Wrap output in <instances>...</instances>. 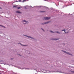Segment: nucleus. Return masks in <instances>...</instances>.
I'll list each match as a JSON object with an SVG mask.
<instances>
[{
	"label": "nucleus",
	"mask_w": 74,
	"mask_h": 74,
	"mask_svg": "<svg viewBox=\"0 0 74 74\" xmlns=\"http://www.w3.org/2000/svg\"><path fill=\"white\" fill-rule=\"evenodd\" d=\"M49 19H51V17H44L43 18V20H48Z\"/></svg>",
	"instance_id": "f257e3e1"
},
{
	"label": "nucleus",
	"mask_w": 74,
	"mask_h": 74,
	"mask_svg": "<svg viewBox=\"0 0 74 74\" xmlns=\"http://www.w3.org/2000/svg\"><path fill=\"white\" fill-rule=\"evenodd\" d=\"M23 36H25V37H28V38H32V39H34V38L32 37L31 36H27L25 35H23Z\"/></svg>",
	"instance_id": "f03ea898"
},
{
	"label": "nucleus",
	"mask_w": 74,
	"mask_h": 74,
	"mask_svg": "<svg viewBox=\"0 0 74 74\" xmlns=\"http://www.w3.org/2000/svg\"><path fill=\"white\" fill-rule=\"evenodd\" d=\"M23 22L24 24L25 25V24H26L27 23H28V21H27L25 20H23L22 21Z\"/></svg>",
	"instance_id": "7ed1b4c3"
},
{
	"label": "nucleus",
	"mask_w": 74,
	"mask_h": 74,
	"mask_svg": "<svg viewBox=\"0 0 74 74\" xmlns=\"http://www.w3.org/2000/svg\"><path fill=\"white\" fill-rule=\"evenodd\" d=\"M49 23V21H47V22H45V23H42V25H45V24Z\"/></svg>",
	"instance_id": "20e7f679"
},
{
	"label": "nucleus",
	"mask_w": 74,
	"mask_h": 74,
	"mask_svg": "<svg viewBox=\"0 0 74 74\" xmlns=\"http://www.w3.org/2000/svg\"><path fill=\"white\" fill-rule=\"evenodd\" d=\"M16 13H18V14H21V13H22L21 12H20V11H16Z\"/></svg>",
	"instance_id": "39448f33"
},
{
	"label": "nucleus",
	"mask_w": 74,
	"mask_h": 74,
	"mask_svg": "<svg viewBox=\"0 0 74 74\" xmlns=\"http://www.w3.org/2000/svg\"><path fill=\"white\" fill-rule=\"evenodd\" d=\"M56 33H58V34H62V33H61L60 32L58 31H56Z\"/></svg>",
	"instance_id": "423d86ee"
},
{
	"label": "nucleus",
	"mask_w": 74,
	"mask_h": 74,
	"mask_svg": "<svg viewBox=\"0 0 74 74\" xmlns=\"http://www.w3.org/2000/svg\"><path fill=\"white\" fill-rule=\"evenodd\" d=\"M51 40H58V39H56V38H52L51 39Z\"/></svg>",
	"instance_id": "0eeeda50"
},
{
	"label": "nucleus",
	"mask_w": 74,
	"mask_h": 74,
	"mask_svg": "<svg viewBox=\"0 0 74 74\" xmlns=\"http://www.w3.org/2000/svg\"><path fill=\"white\" fill-rule=\"evenodd\" d=\"M65 53H67V54H68V55H72L70 53H67V52H66V51H65Z\"/></svg>",
	"instance_id": "6e6552de"
},
{
	"label": "nucleus",
	"mask_w": 74,
	"mask_h": 74,
	"mask_svg": "<svg viewBox=\"0 0 74 74\" xmlns=\"http://www.w3.org/2000/svg\"><path fill=\"white\" fill-rule=\"evenodd\" d=\"M50 32L52 33H55V32H53L52 31H50Z\"/></svg>",
	"instance_id": "1a4fd4ad"
},
{
	"label": "nucleus",
	"mask_w": 74,
	"mask_h": 74,
	"mask_svg": "<svg viewBox=\"0 0 74 74\" xmlns=\"http://www.w3.org/2000/svg\"><path fill=\"white\" fill-rule=\"evenodd\" d=\"M18 44H21V45H23V46H26V45H22V44H21V43L19 42L18 43Z\"/></svg>",
	"instance_id": "9d476101"
},
{
	"label": "nucleus",
	"mask_w": 74,
	"mask_h": 74,
	"mask_svg": "<svg viewBox=\"0 0 74 74\" xmlns=\"http://www.w3.org/2000/svg\"><path fill=\"white\" fill-rule=\"evenodd\" d=\"M18 7V6H17V5H16L15 6H13V8H15V7L16 8V7Z\"/></svg>",
	"instance_id": "9b49d317"
},
{
	"label": "nucleus",
	"mask_w": 74,
	"mask_h": 74,
	"mask_svg": "<svg viewBox=\"0 0 74 74\" xmlns=\"http://www.w3.org/2000/svg\"><path fill=\"white\" fill-rule=\"evenodd\" d=\"M59 73H63V74L65 73V72H62V71H60V72H58Z\"/></svg>",
	"instance_id": "f8f14e48"
},
{
	"label": "nucleus",
	"mask_w": 74,
	"mask_h": 74,
	"mask_svg": "<svg viewBox=\"0 0 74 74\" xmlns=\"http://www.w3.org/2000/svg\"><path fill=\"white\" fill-rule=\"evenodd\" d=\"M0 26H1L2 27H4V28H5V27L3 26V25H0Z\"/></svg>",
	"instance_id": "ddd939ff"
},
{
	"label": "nucleus",
	"mask_w": 74,
	"mask_h": 74,
	"mask_svg": "<svg viewBox=\"0 0 74 74\" xmlns=\"http://www.w3.org/2000/svg\"><path fill=\"white\" fill-rule=\"evenodd\" d=\"M45 11H40V12H45Z\"/></svg>",
	"instance_id": "4468645a"
},
{
	"label": "nucleus",
	"mask_w": 74,
	"mask_h": 74,
	"mask_svg": "<svg viewBox=\"0 0 74 74\" xmlns=\"http://www.w3.org/2000/svg\"><path fill=\"white\" fill-rule=\"evenodd\" d=\"M49 2H50V3H55L54 2H52L51 1H50Z\"/></svg>",
	"instance_id": "2eb2a0df"
},
{
	"label": "nucleus",
	"mask_w": 74,
	"mask_h": 74,
	"mask_svg": "<svg viewBox=\"0 0 74 74\" xmlns=\"http://www.w3.org/2000/svg\"><path fill=\"white\" fill-rule=\"evenodd\" d=\"M17 9H20V8H21L19 7L17 8Z\"/></svg>",
	"instance_id": "dca6fc26"
},
{
	"label": "nucleus",
	"mask_w": 74,
	"mask_h": 74,
	"mask_svg": "<svg viewBox=\"0 0 74 74\" xmlns=\"http://www.w3.org/2000/svg\"><path fill=\"white\" fill-rule=\"evenodd\" d=\"M64 31V32H65V29H63L62 30V31Z\"/></svg>",
	"instance_id": "f3484780"
},
{
	"label": "nucleus",
	"mask_w": 74,
	"mask_h": 74,
	"mask_svg": "<svg viewBox=\"0 0 74 74\" xmlns=\"http://www.w3.org/2000/svg\"><path fill=\"white\" fill-rule=\"evenodd\" d=\"M42 30L43 31V32H44V29H42V28H41Z\"/></svg>",
	"instance_id": "a211bd4d"
},
{
	"label": "nucleus",
	"mask_w": 74,
	"mask_h": 74,
	"mask_svg": "<svg viewBox=\"0 0 74 74\" xmlns=\"http://www.w3.org/2000/svg\"><path fill=\"white\" fill-rule=\"evenodd\" d=\"M71 73H74V71H71Z\"/></svg>",
	"instance_id": "6ab92c4d"
},
{
	"label": "nucleus",
	"mask_w": 74,
	"mask_h": 74,
	"mask_svg": "<svg viewBox=\"0 0 74 74\" xmlns=\"http://www.w3.org/2000/svg\"><path fill=\"white\" fill-rule=\"evenodd\" d=\"M62 51H63V52H64V53H65V51H63V50H62Z\"/></svg>",
	"instance_id": "aec40b11"
},
{
	"label": "nucleus",
	"mask_w": 74,
	"mask_h": 74,
	"mask_svg": "<svg viewBox=\"0 0 74 74\" xmlns=\"http://www.w3.org/2000/svg\"><path fill=\"white\" fill-rule=\"evenodd\" d=\"M58 0V1H60V2L61 1H60V0Z\"/></svg>",
	"instance_id": "412c9836"
},
{
	"label": "nucleus",
	"mask_w": 74,
	"mask_h": 74,
	"mask_svg": "<svg viewBox=\"0 0 74 74\" xmlns=\"http://www.w3.org/2000/svg\"><path fill=\"white\" fill-rule=\"evenodd\" d=\"M25 8L27 9V7H25Z\"/></svg>",
	"instance_id": "4be33fe9"
},
{
	"label": "nucleus",
	"mask_w": 74,
	"mask_h": 74,
	"mask_svg": "<svg viewBox=\"0 0 74 74\" xmlns=\"http://www.w3.org/2000/svg\"><path fill=\"white\" fill-rule=\"evenodd\" d=\"M19 1H21V0H19Z\"/></svg>",
	"instance_id": "5701e85b"
},
{
	"label": "nucleus",
	"mask_w": 74,
	"mask_h": 74,
	"mask_svg": "<svg viewBox=\"0 0 74 74\" xmlns=\"http://www.w3.org/2000/svg\"><path fill=\"white\" fill-rule=\"evenodd\" d=\"M46 8H48L47 7H46Z\"/></svg>",
	"instance_id": "b1692460"
},
{
	"label": "nucleus",
	"mask_w": 74,
	"mask_h": 74,
	"mask_svg": "<svg viewBox=\"0 0 74 74\" xmlns=\"http://www.w3.org/2000/svg\"><path fill=\"white\" fill-rule=\"evenodd\" d=\"M67 6H69V5H68L67 6V5H66V7H67Z\"/></svg>",
	"instance_id": "393cba45"
},
{
	"label": "nucleus",
	"mask_w": 74,
	"mask_h": 74,
	"mask_svg": "<svg viewBox=\"0 0 74 74\" xmlns=\"http://www.w3.org/2000/svg\"><path fill=\"white\" fill-rule=\"evenodd\" d=\"M13 59V58H12L11 59H12H12Z\"/></svg>",
	"instance_id": "a878e982"
},
{
	"label": "nucleus",
	"mask_w": 74,
	"mask_h": 74,
	"mask_svg": "<svg viewBox=\"0 0 74 74\" xmlns=\"http://www.w3.org/2000/svg\"><path fill=\"white\" fill-rule=\"evenodd\" d=\"M19 55L20 56H21V55H20V54H19Z\"/></svg>",
	"instance_id": "bb28decb"
},
{
	"label": "nucleus",
	"mask_w": 74,
	"mask_h": 74,
	"mask_svg": "<svg viewBox=\"0 0 74 74\" xmlns=\"http://www.w3.org/2000/svg\"><path fill=\"white\" fill-rule=\"evenodd\" d=\"M44 0V1H47V0Z\"/></svg>",
	"instance_id": "cd10ccee"
},
{
	"label": "nucleus",
	"mask_w": 74,
	"mask_h": 74,
	"mask_svg": "<svg viewBox=\"0 0 74 74\" xmlns=\"http://www.w3.org/2000/svg\"><path fill=\"white\" fill-rule=\"evenodd\" d=\"M0 74H1V73H0Z\"/></svg>",
	"instance_id": "c85d7f7f"
},
{
	"label": "nucleus",
	"mask_w": 74,
	"mask_h": 74,
	"mask_svg": "<svg viewBox=\"0 0 74 74\" xmlns=\"http://www.w3.org/2000/svg\"><path fill=\"white\" fill-rule=\"evenodd\" d=\"M25 0H24V1H25Z\"/></svg>",
	"instance_id": "c756f323"
},
{
	"label": "nucleus",
	"mask_w": 74,
	"mask_h": 74,
	"mask_svg": "<svg viewBox=\"0 0 74 74\" xmlns=\"http://www.w3.org/2000/svg\"><path fill=\"white\" fill-rule=\"evenodd\" d=\"M57 5V6H58V5Z\"/></svg>",
	"instance_id": "7c9ffc66"
},
{
	"label": "nucleus",
	"mask_w": 74,
	"mask_h": 74,
	"mask_svg": "<svg viewBox=\"0 0 74 74\" xmlns=\"http://www.w3.org/2000/svg\"><path fill=\"white\" fill-rule=\"evenodd\" d=\"M65 33H66V32H65Z\"/></svg>",
	"instance_id": "2f4dec72"
},
{
	"label": "nucleus",
	"mask_w": 74,
	"mask_h": 74,
	"mask_svg": "<svg viewBox=\"0 0 74 74\" xmlns=\"http://www.w3.org/2000/svg\"><path fill=\"white\" fill-rule=\"evenodd\" d=\"M1 8L0 7V9H1Z\"/></svg>",
	"instance_id": "473e14b6"
},
{
	"label": "nucleus",
	"mask_w": 74,
	"mask_h": 74,
	"mask_svg": "<svg viewBox=\"0 0 74 74\" xmlns=\"http://www.w3.org/2000/svg\"><path fill=\"white\" fill-rule=\"evenodd\" d=\"M73 14H74V13H73Z\"/></svg>",
	"instance_id": "72a5a7b5"
}]
</instances>
